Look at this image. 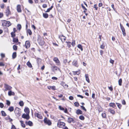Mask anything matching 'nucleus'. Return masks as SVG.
Masks as SVG:
<instances>
[{
    "mask_svg": "<svg viewBox=\"0 0 129 129\" xmlns=\"http://www.w3.org/2000/svg\"><path fill=\"white\" fill-rule=\"evenodd\" d=\"M44 121L45 123L47 124L49 126L51 125L52 123L51 121L49 119H48L47 117H45L44 120Z\"/></svg>",
    "mask_w": 129,
    "mask_h": 129,
    "instance_id": "nucleus-1",
    "label": "nucleus"
},
{
    "mask_svg": "<svg viewBox=\"0 0 129 129\" xmlns=\"http://www.w3.org/2000/svg\"><path fill=\"white\" fill-rule=\"evenodd\" d=\"M65 123L63 122H60L59 120L57 124V125L59 127H62L64 126H65Z\"/></svg>",
    "mask_w": 129,
    "mask_h": 129,
    "instance_id": "nucleus-2",
    "label": "nucleus"
},
{
    "mask_svg": "<svg viewBox=\"0 0 129 129\" xmlns=\"http://www.w3.org/2000/svg\"><path fill=\"white\" fill-rule=\"evenodd\" d=\"M120 28L122 32V34L123 36H125L126 35V33L125 32V29L123 27V25L121 24V23L120 24Z\"/></svg>",
    "mask_w": 129,
    "mask_h": 129,
    "instance_id": "nucleus-3",
    "label": "nucleus"
},
{
    "mask_svg": "<svg viewBox=\"0 0 129 129\" xmlns=\"http://www.w3.org/2000/svg\"><path fill=\"white\" fill-rule=\"evenodd\" d=\"M53 60L55 62L57 65L59 66L60 65V62L57 58L54 57L53 58Z\"/></svg>",
    "mask_w": 129,
    "mask_h": 129,
    "instance_id": "nucleus-4",
    "label": "nucleus"
},
{
    "mask_svg": "<svg viewBox=\"0 0 129 129\" xmlns=\"http://www.w3.org/2000/svg\"><path fill=\"white\" fill-rule=\"evenodd\" d=\"M38 41L40 45H41L42 46L43 45L44 43V42L43 41V40L42 39L41 37L39 38L38 40Z\"/></svg>",
    "mask_w": 129,
    "mask_h": 129,
    "instance_id": "nucleus-5",
    "label": "nucleus"
},
{
    "mask_svg": "<svg viewBox=\"0 0 129 129\" xmlns=\"http://www.w3.org/2000/svg\"><path fill=\"white\" fill-rule=\"evenodd\" d=\"M22 117L27 120L29 118V114H23L22 116Z\"/></svg>",
    "mask_w": 129,
    "mask_h": 129,
    "instance_id": "nucleus-6",
    "label": "nucleus"
},
{
    "mask_svg": "<svg viewBox=\"0 0 129 129\" xmlns=\"http://www.w3.org/2000/svg\"><path fill=\"white\" fill-rule=\"evenodd\" d=\"M6 15L7 16H8L10 14V12L9 10V7H8L6 12Z\"/></svg>",
    "mask_w": 129,
    "mask_h": 129,
    "instance_id": "nucleus-7",
    "label": "nucleus"
},
{
    "mask_svg": "<svg viewBox=\"0 0 129 129\" xmlns=\"http://www.w3.org/2000/svg\"><path fill=\"white\" fill-rule=\"evenodd\" d=\"M5 87L6 89V90H10L12 88L11 87L6 84H5Z\"/></svg>",
    "mask_w": 129,
    "mask_h": 129,
    "instance_id": "nucleus-8",
    "label": "nucleus"
},
{
    "mask_svg": "<svg viewBox=\"0 0 129 129\" xmlns=\"http://www.w3.org/2000/svg\"><path fill=\"white\" fill-rule=\"evenodd\" d=\"M30 44L29 41H26L25 43V47L26 48H28L30 47Z\"/></svg>",
    "mask_w": 129,
    "mask_h": 129,
    "instance_id": "nucleus-9",
    "label": "nucleus"
},
{
    "mask_svg": "<svg viewBox=\"0 0 129 129\" xmlns=\"http://www.w3.org/2000/svg\"><path fill=\"white\" fill-rule=\"evenodd\" d=\"M51 68L53 72H55V71L57 70V69H59L57 67L55 66H52Z\"/></svg>",
    "mask_w": 129,
    "mask_h": 129,
    "instance_id": "nucleus-10",
    "label": "nucleus"
},
{
    "mask_svg": "<svg viewBox=\"0 0 129 129\" xmlns=\"http://www.w3.org/2000/svg\"><path fill=\"white\" fill-rule=\"evenodd\" d=\"M59 38L60 39L61 41L62 42H63L65 41L66 38L63 36H59Z\"/></svg>",
    "mask_w": 129,
    "mask_h": 129,
    "instance_id": "nucleus-11",
    "label": "nucleus"
},
{
    "mask_svg": "<svg viewBox=\"0 0 129 129\" xmlns=\"http://www.w3.org/2000/svg\"><path fill=\"white\" fill-rule=\"evenodd\" d=\"M17 11L18 12H21L22 11L21 8V6L20 5H18L17 6Z\"/></svg>",
    "mask_w": 129,
    "mask_h": 129,
    "instance_id": "nucleus-12",
    "label": "nucleus"
},
{
    "mask_svg": "<svg viewBox=\"0 0 129 129\" xmlns=\"http://www.w3.org/2000/svg\"><path fill=\"white\" fill-rule=\"evenodd\" d=\"M35 115L36 116L38 117V118L41 119L42 118V117L41 115L38 113H36L35 114Z\"/></svg>",
    "mask_w": 129,
    "mask_h": 129,
    "instance_id": "nucleus-13",
    "label": "nucleus"
},
{
    "mask_svg": "<svg viewBox=\"0 0 129 129\" xmlns=\"http://www.w3.org/2000/svg\"><path fill=\"white\" fill-rule=\"evenodd\" d=\"M109 106L111 107L115 108L116 107V105L114 103H111L109 104Z\"/></svg>",
    "mask_w": 129,
    "mask_h": 129,
    "instance_id": "nucleus-14",
    "label": "nucleus"
},
{
    "mask_svg": "<svg viewBox=\"0 0 129 129\" xmlns=\"http://www.w3.org/2000/svg\"><path fill=\"white\" fill-rule=\"evenodd\" d=\"M8 94L9 96H11V95H14L15 94V93L11 90H10L8 92Z\"/></svg>",
    "mask_w": 129,
    "mask_h": 129,
    "instance_id": "nucleus-15",
    "label": "nucleus"
},
{
    "mask_svg": "<svg viewBox=\"0 0 129 129\" xmlns=\"http://www.w3.org/2000/svg\"><path fill=\"white\" fill-rule=\"evenodd\" d=\"M72 64L74 66L77 67H78L77 61L76 60H74Z\"/></svg>",
    "mask_w": 129,
    "mask_h": 129,
    "instance_id": "nucleus-16",
    "label": "nucleus"
},
{
    "mask_svg": "<svg viewBox=\"0 0 129 129\" xmlns=\"http://www.w3.org/2000/svg\"><path fill=\"white\" fill-rule=\"evenodd\" d=\"M24 111L27 114H29V109L28 108H25L24 110Z\"/></svg>",
    "mask_w": 129,
    "mask_h": 129,
    "instance_id": "nucleus-17",
    "label": "nucleus"
},
{
    "mask_svg": "<svg viewBox=\"0 0 129 129\" xmlns=\"http://www.w3.org/2000/svg\"><path fill=\"white\" fill-rule=\"evenodd\" d=\"M108 110L109 112H110L112 114H114L115 113V111L114 110L111 109H108Z\"/></svg>",
    "mask_w": 129,
    "mask_h": 129,
    "instance_id": "nucleus-18",
    "label": "nucleus"
},
{
    "mask_svg": "<svg viewBox=\"0 0 129 129\" xmlns=\"http://www.w3.org/2000/svg\"><path fill=\"white\" fill-rule=\"evenodd\" d=\"M76 113L77 115L79 114H82V111L80 109H78L76 111Z\"/></svg>",
    "mask_w": 129,
    "mask_h": 129,
    "instance_id": "nucleus-19",
    "label": "nucleus"
},
{
    "mask_svg": "<svg viewBox=\"0 0 129 129\" xmlns=\"http://www.w3.org/2000/svg\"><path fill=\"white\" fill-rule=\"evenodd\" d=\"M86 80L89 83L90 81L89 79L88 75L87 74H86L85 75Z\"/></svg>",
    "mask_w": 129,
    "mask_h": 129,
    "instance_id": "nucleus-20",
    "label": "nucleus"
},
{
    "mask_svg": "<svg viewBox=\"0 0 129 129\" xmlns=\"http://www.w3.org/2000/svg\"><path fill=\"white\" fill-rule=\"evenodd\" d=\"M19 109L17 107H16L15 110V113L17 114H18L19 113Z\"/></svg>",
    "mask_w": 129,
    "mask_h": 129,
    "instance_id": "nucleus-21",
    "label": "nucleus"
},
{
    "mask_svg": "<svg viewBox=\"0 0 129 129\" xmlns=\"http://www.w3.org/2000/svg\"><path fill=\"white\" fill-rule=\"evenodd\" d=\"M73 121V119L72 118L69 117L68 118V121L69 123Z\"/></svg>",
    "mask_w": 129,
    "mask_h": 129,
    "instance_id": "nucleus-22",
    "label": "nucleus"
},
{
    "mask_svg": "<svg viewBox=\"0 0 129 129\" xmlns=\"http://www.w3.org/2000/svg\"><path fill=\"white\" fill-rule=\"evenodd\" d=\"M26 32L27 34H28L29 35H31L32 34V32L30 29H27Z\"/></svg>",
    "mask_w": 129,
    "mask_h": 129,
    "instance_id": "nucleus-23",
    "label": "nucleus"
},
{
    "mask_svg": "<svg viewBox=\"0 0 129 129\" xmlns=\"http://www.w3.org/2000/svg\"><path fill=\"white\" fill-rule=\"evenodd\" d=\"M43 16L44 18H47L48 17V15L46 13H43Z\"/></svg>",
    "mask_w": 129,
    "mask_h": 129,
    "instance_id": "nucleus-24",
    "label": "nucleus"
},
{
    "mask_svg": "<svg viewBox=\"0 0 129 129\" xmlns=\"http://www.w3.org/2000/svg\"><path fill=\"white\" fill-rule=\"evenodd\" d=\"M27 66L30 68H31L32 67V66L29 61H28L27 63Z\"/></svg>",
    "mask_w": 129,
    "mask_h": 129,
    "instance_id": "nucleus-25",
    "label": "nucleus"
},
{
    "mask_svg": "<svg viewBox=\"0 0 129 129\" xmlns=\"http://www.w3.org/2000/svg\"><path fill=\"white\" fill-rule=\"evenodd\" d=\"M14 110V107L13 106H11L9 107L8 110L10 112H12Z\"/></svg>",
    "mask_w": 129,
    "mask_h": 129,
    "instance_id": "nucleus-26",
    "label": "nucleus"
},
{
    "mask_svg": "<svg viewBox=\"0 0 129 129\" xmlns=\"http://www.w3.org/2000/svg\"><path fill=\"white\" fill-rule=\"evenodd\" d=\"M12 58L13 59L15 58L16 57V52H14L12 55Z\"/></svg>",
    "mask_w": 129,
    "mask_h": 129,
    "instance_id": "nucleus-27",
    "label": "nucleus"
},
{
    "mask_svg": "<svg viewBox=\"0 0 129 129\" xmlns=\"http://www.w3.org/2000/svg\"><path fill=\"white\" fill-rule=\"evenodd\" d=\"M27 124L31 126L33 125V123L32 122L30 121H28L27 122Z\"/></svg>",
    "mask_w": 129,
    "mask_h": 129,
    "instance_id": "nucleus-28",
    "label": "nucleus"
},
{
    "mask_svg": "<svg viewBox=\"0 0 129 129\" xmlns=\"http://www.w3.org/2000/svg\"><path fill=\"white\" fill-rule=\"evenodd\" d=\"M13 41L15 43H17L18 42V40L17 38H13Z\"/></svg>",
    "mask_w": 129,
    "mask_h": 129,
    "instance_id": "nucleus-29",
    "label": "nucleus"
},
{
    "mask_svg": "<svg viewBox=\"0 0 129 129\" xmlns=\"http://www.w3.org/2000/svg\"><path fill=\"white\" fill-rule=\"evenodd\" d=\"M116 104H117L118 107L119 108V109H120L122 107V105L120 103H116Z\"/></svg>",
    "mask_w": 129,
    "mask_h": 129,
    "instance_id": "nucleus-30",
    "label": "nucleus"
},
{
    "mask_svg": "<svg viewBox=\"0 0 129 129\" xmlns=\"http://www.w3.org/2000/svg\"><path fill=\"white\" fill-rule=\"evenodd\" d=\"M66 43H67V45L68 47L69 48H70L71 46V42H66Z\"/></svg>",
    "mask_w": 129,
    "mask_h": 129,
    "instance_id": "nucleus-31",
    "label": "nucleus"
},
{
    "mask_svg": "<svg viewBox=\"0 0 129 129\" xmlns=\"http://www.w3.org/2000/svg\"><path fill=\"white\" fill-rule=\"evenodd\" d=\"M118 84L119 86H121L122 85V79H120L118 81Z\"/></svg>",
    "mask_w": 129,
    "mask_h": 129,
    "instance_id": "nucleus-32",
    "label": "nucleus"
},
{
    "mask_svg": "<svg viewBox=\"0 0 129 129\" xmlns=\"http://www.w3.org/2000/svg\"><path fill=\"white\" fill-rule=\"evenodd\" d=\"M20 122L21 123V126L24 128L25 127V124L24 123H23V121H20Z\"/></svg>",
    "mask_w": 129,
    "mask_h": 129,
    "instance_id": "nucleus-33",
    "label": "nucleus"
},
{
    "mask_svg": "<svg viewBox=\"0 0 129 129\" xmlns=\"http://www.w3.org/2000/svg\"><path fill=\"white\" fill-rule=\"evenodd\" d=\"M78 47L80 49V50H81V51H82L83 50V49L82 48V46L80 44H79L78 45Z\"/></svg>",
    "mask_w": 129,
    "mask_h": 129,
    "instance_id": "nucleus-34",
    "label": "nucleus"
},
{
    "mask_svg": "<svg viewBox=\"0 0 129 129\" xmlns=\"http://www.w3.org/2000/svg\"><path fill=\"white\" fill-rule=\"evenodd\" d=\"M11 24V23L10 21H7L6 23V25L7 26H9Z\"/></svg>",
    "mask_w": 129,
    "mask_h": 129,
    "instance_id": "nucleus-35",
    "label": "nucleus"
},
{
    "mask_svg": "<svg viewBox=\"0 0 129 129\" xmlns=\"http://www.w3.org/2000/svg\"><path fill=\"white\" fill-rule=\"evenodd\" d=\"M17 28L19 30H20L21 28V26L20 24H18L17 26Z\"/></svg>",
    "mask_w": 129,
    "mask_h": 129,
    "instance_id": "nucleus-36",
    "label": "nucleus"
},
{
    "mask_svg": "<svg viewBox=\"0 0 129 129\" xmlns=\"http://www.w3.org/2000/svg\"><path fill=\"white\" fill-rule=\"evenodd\" d=\"M61 84L62 85V86L63 87H64V86H67V87H68V85H66V84L65 83H64V82H62L61 83Z\"/></svg>",
    "mask_w": 129,
    "mask_h": 129,
    "instance_id": "nucleus-37",
    "label": "nucleus"
},
{
    "mask_svg": "<svg viewBox=\"0 0 129 129\" xmlns=\"http://www.w3.org/2000/svg\"><path fill=\"white\" fill-rule=\"evenodd\" d=\"M15 33L13 32H12L11 33V37L14 38L15 36Z\"/></svg>",
    "mask_w": 129,
    "mask_h": 129,
    "instance_id": "nucleus-38",
    "label": "nucleus"
},
{
    "mask_svg": "<svg viewBox=\"0 0 129 129\" xmlns=\"http://www.w3.org/2000/svg\"><path fill=\"white\" fill-rule=\"evenodd\" d=\"M19 105L21 106H23L24 105V103L22 101H21L19 102Z\"/></svg>",
    "mask_w": 129,
    "mask_h": 129,
    "instance_id": "nucleus-39",
    "label": "nucleus"
},
{
    "mask_svg": "<svg viewBox=\"0 0 129 129\" xmlns=\"http://www.w3.org/2000/svg\"><path fill=\"white\" fill-rule=\"evenodd\" d=\"M1 113L3 116H6V114L5 112L3 111H1Z\"/></svg>",
    "mask_w": 129,
    "mask_h": 129,
    "instance_id": "nucleus-40",
    "label": "nucleus"
},
{
    "mask_svg": "<svg viewBox=\"0 0 129 129\" xmlns=\"http://www.w3.org/2000/svg\"><path fill=\"white\" fill-rule=\"evenodd\" d=\"M79 119L82 120H83L84 119V117L82 115H81L79 117Z\"/></svg>",
    "mask_w": 129,
    "mask_h": 129,
    "instance_id": "nucleus-41",
    "label": "nucleus"
},
{
    "mask_svg": "<svg viewBox=\"0 0 129 129\" xmlns=\"http://www.w3.org/2000/svg\"><path fill=\"white\" fill-rule=\"evenodd\" d=\"M17 46L16 45H14L13 46V48L14 50H16L17 49Z\"/></svg>",
    "mask_w": 129,
    "mask_h": 129,
    "instance_id": "nucleus-42",
    "label": "nucleus"
},
{
    "mask_svg": "<svg viewBox=\"0 0 129 129\" xmlns=\"http://www.w3.org/2000/svg\"><path fill=\"white\" fill-rule=\"evenodd\" d=\"M59 109L61 110L64 111V108L60 106H59Z\"/></svg>",
    "mask_w": 129,
    "mask_h": 129,
    "instance_id": "nucleus-43",
    "label": "nucleus"
},
{
    "mask_svg": "<svg viewBox=\"0 0 129 129\" xmlns=\"http://www.w3.org/2000/svg\"><path fill=\"white\" fill-rule=\"evenodd\" d=\"M6 104L8 106L10 105V102L8 100L6 101Z\"/></svg>",
    "mask_w": 129,
    "mask_h": 129,
    "instance_id": "nucleus-44",
    "label": "nucleus"
},
{
    "mask_svg": "<svg viewBox=\"0 0 129 129\" xmlns=\"http://www.w3.org/2000/svg\"><path fill=\"white\" fill-rule=\"evenodd\" d=\"M74 104L75 106L76 107H78L79 105V104L78 102H75Z\"/></svg>",
    "mask_w": 129,
    "mask_h": 129,
    "instance_id": "nucleus-45",
    "label": "nucleus"
},
{
    "mask_svg": "<svg viewBox=\"0 0 129 129\" xmlns=\"http://www.w3.org/2000/svg\"><path fill=\"white\" fill-rule=\"evenodd\" d=\"M109 89L111 91H112L113 90V87L112 86L110 87H108Z\"/></svg>",
    "mask_w": 129,
    "mask_h": 129,
    "instance_id": "nucleus-46",
    "label": "nucleus"
},
{
    "mask_svg": "<svg viewBox=\"0 0 129 129\" xmlns=\"http://www.w3.org/2000/svg\"><path fill=\"white\" fill-rule=\"evenodd\" d=\"M4 107V105L2 103H0V107L1 108H3Z\"/></svg>",
    "mask_w": 129,
    "mask_h": 129,
    "instance_id": "nucleus-47",
    "label": "nucleus"
},
{
    "mask_svg": "<svg viewBox=\"0 0 129 129\" xmlns=\"http://www.w3.org/2000/svg\"><path fill=\"white\" fill-rule=\"evenodd\" d=\"M80 72L79 71H77L74 72V75L77 74V75H78L79 74H80Z\"/></svg>",
    "mask_w": 129,
    "mask_h": 129,
    "instance_id": "nucleus-48",
    "label": "nucleus"
},
{
    "mask_svg": "<svg viewBox=\"0 0 129 129\" xmlns=\"http://www.w3.org/2000/svg\"><path fill=\"white\" fill-rule=\"evenodd\" d=\"M1 55L2 58H4L5 57V54L3 53L1 54Z\"/></svg>",
    "mask_w": 129,
    "mask_h": 129,
    "instance_id": "nucleus-49",
    "label": "nucleus"
},
{
    "mask_svg": "<svg viewBox=\"0 0 129 129\" xmlns=\"http://www.w3.org/2000/svg\"><path fill=\"white\" fill-rule=\"evenodd\" d=\"M81 107L85 111H86V109H85V107H84L83 106H81Z\"/></svg>",
    "mask_w": 129,
    "mask_h": 129,
    "instance_id": "nucleus-50",
    "label": "nucleus"
},
{
    "mask_svg": "<svg viewBox=\"0 0 129 129\" xmlns=\"http://www.w3.org/2000/svg\"><path fill=\"white\" fill-rule=\"evenodd\" d=\"M122 104L123 105H125L126 104V102L124 100H123L122 101Z\"/></svg>",
    "mask_w": 129,
    "mask_h": 129,
    "instance_id": "nucleus-51",
    "label": "nucleus"
},
{
    "mask_svg": "<svg viewBox=\"0 0 129 129\" xmlns=\"http://www.w3.org/2000/svg\"><path fill=\"white\" fill-rule=\"evenodd\" d=\"M67 62V59H65L64 60L63 62L65 64H66V63Z\"/></svg>",
    "mask_w": 129,
    "mask_h": 129,
    "instance_id": "nucleus-52",
    "label": "nucleus"
},
{
    "mask_svg": "<svg viewBox=\"0 0 129 129\" xmlns=\"http://www.w3.org/2000/svg\"><path fill=\"white\" fill-rule=\"evenodd\" d=\"M97 5L96 4H95L94 5V8L96 10H97L98 8V7H97Z\"/></svg>",
    "mask_w": 129,
    "mask_h": 129,
    "instance_id": "nucleus-53",
    "label": "nucleus"
},
{
    "mask_svg": "<svg viewBox=\"0 0 129 129\" xmlns=\"http://www.w3.org/2000/svg\"><path fill=\"white\" fill-rule=\"evenodd\" d=\"M110 63L113 64L114 62V61L111 59L110 60Z\"/></svg>",
    "mask_w": 129,
    "mask_h": 129,
    "instance_id": "nucleus-54",
    "label": "nucleus"
},
{
    "mask_svg": "<svg viewBox=\"0 0 129 129\" xmlns=\"http://www.w3.org/2000/svg\"><path fill=\"white\" fill-rule=\"evenodd\" d=\"M5 66V64L2 62H0V66Z\"/></svg>",
    "mask_w": 129,
    "mask_h": 129,
    "instance_id": "nucleus-55",
    "label": "nucleus"
},
{
    "mask_svg": "<svg viewBox=\"0 0 129 129\" xmlns=\"http://www.w3.org/2000/svg\"><path fill=\"white\" fill-rule=\"evenodd\" d=\"M28 2L29 3L31 4H32L33 3L32 0H28Z\"/></svg>",
    "mask_w": 129,
    "mask_h": 129,
    "instance_id": "nucleus-56",
    "label": "nucleus"
},
{
    "mask_svg": "<svg viewBox=\"0 0 129 129\" xmlns=\"http://www.w3.org/2000/svg\"><path fill=\"white\" fill-rule=\"evenodd\" d=\"M51 89L54 90H56V88L55 86H51Z\"/></svg>",
    "mask_w": 129,
    "mask_h": 129,
    "instance_id": "nucleus-57",
    "label": "nucleus"
},
{
    "mask_svg": "<svg viewBox=\"0 0 129 129\" xmlns=\"http://www.w3.org/2000/svg\"><path fill=\"white\" fill-rule=\"evenodd\" d=\"M11 129H16V128L14 125H12V126Z\"/></svg>",
    "mask_w": 129,
    "mask_h": 129,
    "instance_id": "nucleus-58",
    "label": "nucleus"
},
{
    "mask_svg": "<svg viewBox=\"0 0 129 129\" xmlns=\"http://www.w3.org/2000/svg\"><path fill=\"white\" fill-rule=\"evenodd\" d=\"M10 117L9 116H8L5 118V119L6 120H8L10 119Z\"/></svg>",
    "mask_w": 129,
    "mask_h": 129,
    "instance_id": "nucleus-59",
    "label": "nucleus"
},
{
    "mask_svg": "<svg viewBox=\"0 0 129 129\" xmlns=\"http://www.w3.org/2000/svg\"><path fill=\"white\" fill-rule=\"evenodd\" d=\"M44 8H45L47 7V5L46 4H44L42 6Z\"/></svg>",
    "mask_w": 129,
    "mask_h": 129,
    "instance_id": "nucleus-60",
    "label": "nucleus"
},
{
    "mask_svg": "<svg viewBox=\"0 0 129 129\" xmlns=\"http://www.w3.org/2000/svg\"><path fill=\"white\" fill-rule=\"evenodd\" d=\"M69 99L70 100H72L74 98L72 96H70L69 97Z\"/></svg>",
    "mask_w": 129,
    "mask_h": 129,
    "instance_id": "nucleus-61",
    "label": "nucleus"
},
{
    "mask_svg": "<svg viewBox=\"0 0 129 129\" xmlns=\"http://www.w3.org/2000/svg\"><path fill=\"white\" fill-rule=\"evenodd\" d=\"M52 79L53 80H56L57 79V78L55 77H53L52 78Z\"/></svg>",
    "mask_w": 129,
    "mask_h": 129,
    "instance_id": "nucleus-62",
    "label": "nucleus"
},
{
    "mask_svg": "<svg viewBox=\"0 0 129 129\" xmlns=\"http://www.w3.org/2000/svg\"><path fill=\"white\" fill-rule=\"evenodd\" d=\"M75 41H73L72 43H71V44L72 45V46H74L75 45Z\"/></svg>",
    "mask_w": 129,
    "mask_h": 129,
    "instance_id": "nucleus-63",
    "label": "nucleus"
},
{
    "mask_svg": "<svg viewBox=\"0 0 129 129\" xmlns=\"http://www.w3.org/2000/svg\"><path fill=\"white\" fill-rule=\"evenodd\" d=\"M77 96L78 97H80L81 98H83V96L80 95H78Z\"/></svg>",
    "mask_w": 129,
    "mask_h": 129,
    "instance_id": "nucleus-64",
    "label": "nucleus"
}]
</instances>
